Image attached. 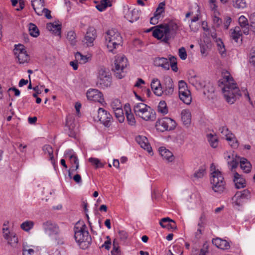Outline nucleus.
Here are the masks:
<instances>
[{"label": "nucleus", "mask_w": 255, "mask_h": 255, "mask_svg": "<svg viewBox=\"0 0 255 255\" xmlns=\"http://www.w3.org/2000/svg\"><path fill=\"white\" fill-rule=\"evenodd\" d=\"M74 237L76 242L83 249L87 248L90 243L91 239L87 230V226L83 223L78 222L74 227Z\"/></svg>", "instance_id": "nucleus-1"}, {"label": "nucleus", "mask_w": 255, "mask_h": 255, "mask_svg": "<svg viewBox=\"0 0 255 255\" xmlns=\"http://www.w3.org/2000/svg\"><path fill=\"white\" fill-rule=\"evenodd\" d=\"M250 21V25L253 28V30L255 32V12L251 14L249 17Z\"/></svg>", "instance_id": "nucleus-58"}, {"label": "nucleus", "mask_w": 255, "mask_h": 255, "mask_svg": "<svg viewBox=\"0 0 255 255\" xmlns=\"http://www.w3.org/2000/svg\"><path fill=\"white\" fill-rule=\"evenodd\" d=\"M32 6L35 13L38 15H41L44 10V2L43 0H32Z\"/></svg>", "instance_id": "nucleus-23"}, {"label": "nucleus", "mask_w": 255, "mask_h": 255, "mask_svg": "<svg viewBox=\"0 0 255 255\" xmlns=\"http://www.w3.org/2000/svg\"><path fill=\"white\" fill-rule=\"evenodd\" d=\"M165 3L164 2H160L154 12L153 17L158 20L161 17V14L164 12Z\"/></svg>", "instance_id": "nucleus-34"}, {"label": "nucleus", "mask_w": 255, "mask_h": 255, "mask_svg": "<svg viewBox=\"0 0 255 255\" xmlns=\"http://www.w3.org/2000/svg\"><path fill=\"white\" fill-rule=\"evenodd\" d=\"M207 137L210 145L212 147L216 148L218 146V140L215 134H213L212 133L208 134H207Z\"/></svg>", "instance_id": "nucleus-37"}, {"label": "nucleus", "mask_w": 255, "mask_h": 255, "mask_svg": "<svg viewBox=\"0 0 255 255\" xmlns=\"http://www.w3.org/2000/svg\"><path fill=\"white\" fill-rule=\"evenodd\" d=\"M212 243L218 248L222 250H228L230 248V245L226 240L217 238L213 239Z\"/></svg>", "instance_id": "nucleus-25"}, {"label": "nucleus", "mask_w": 255, "mask_h": 255, "mask_svg": "<svg viewBox=\"0 0 255 255\" xmlns=\"http://www.w3.org/2000/svg\"><path fill=\"white\" fill-rule=\"evenodd\" d=\"M133 111L136 116L145 121H154L155 119V114L153 110L143 103L135 104Z\"/></svg>", "instance_id": "nucleus-2"}, {"label": "nucleus", "mask_w": 255, "mask_h": 255, "mask_svg": "<svg viewBox=\"0 0 255 255\" xmlns=\"http://www.w3.org/2000/svg\"><path fill=\"white\" fill-rule=\"evenodd\" d=\"M239 23L240 26H249L248 19L244 15H241L239 18Z\"/></svg>", "instance_id": "nucleus-56"}, {"label": "nucleus", "mask_w": 255, "mask_h": 255, "mask_svg": "<svg viewBox=\"0 0 255 255\" xmlns=\"http://www.w3.org/2000/svg\"><path fill=\"white\" fill-rule=\"evenodd\" d=\"M232 22V18L229 16H227L225 18V22L224 23V27L225 29H228L231 23Z\"/></svg>", "instance_id": "nucleus-61"}, {"label": "nucleus", "mask_w": 255, "mask_h": 255, "mask_svg": "<svg viewBox=\"0 0 255 255\" xmlns=\"http://www.w3.org/2000/svg\"><path fill=\"white\" fill-rule=\"evenodd\" d=\"M2 232L3 238L7 241V243L12 247H15L18 243L16 234L10 232L8 228H3Z\"/></svg>", "instance_id": "nucleus-17"}, {"label": "nucleus", "mask_w": 255, "mask_h": 255, "mask_svg": "<svg viewBox=\"0 0 255 255\" xmlns=\"http://www.w3.org/2000/svg\"><path fill=\"white\" fill-rule=\"evenodd\" d=\"M43 150L45 154H47L49 156V160H50L51 163L54 164L55 162L53 154V150L52 147L49 145H45L43 147Z\"/></svg>", "instance_id": "nucleus-35"}, {"label": "nucleus", "mask_w": 255, "mask_h": 255, "mask_svg": "<svg viewBox=\"0 0 255 255\" xmlns=\"http://www.w3.org/2000/svg\"><path fill=\"white\" fill-rule=\"evenodd\" d=\"M111 77L105 68L101 67L98 71L97 85L101 88H105L110 86Z\"/></svg>", "instance_id": "nucleus-6"}, {"label": "nucleus", "mask_w": 255, "mask_h": 255, "mask_svg": "<svg viewBox=\"0 0 255 255\" xmlns=\"http://www.w3.org/2000/svg\"><path fill=\"white\" fill-rule=\"evenodd\" d=\"M42 227L45 233L50 238L59 233L60 231L58 225L51 221L44 222Z\"/></svg>", "instance_id": "nucleus-12"}, {"label": "nucleus", "mask_w": 255, "mask_h": 255, "mask_svg": "<svg viewBox=\"0 0 255 255\" xmlns=\"http://www.w3.org/2000/svg\"><path fill=\"white\" fill-rule=\"evenodd\" d=\"M126 115L127 117V119L129 125L131 126H134L135 125V120L134 117V116L132 114L130 113V111L129 112L127 110L126 112Z\"/></svg>", "instance_id": "nucleus-50"}, {"label": "nucleus", "mask_w": 255, "mask_h": 255, "mask_svg": "<svg viewBox=\"0 0 255 255\" xmlns=\"http://www.w3.org/2000/svg\"><path fill=\"white\" fill-rule=\"evenodd\" d=\"M47 28L51 31H52L55 34L60 36L61 35V25L59 24H54L48 23L47 25Z\"/></svg>", "instance_id": "nucleus-36"}, {"label": "nucleus", "mask_w": 255, "mask_h": 255, "mask_svg": "<svg viewBox=\"0 0 255 255\" xmlns=\"http://www.w3.org/2000/svg\"><path fill=\"white\" fill-rule=\"evenodd\" d=\"M227 140L228 141L229 144L233 148L236 149L238 147L239 143L234 134H230V136L228 137V138L227 139Z\"/></svg>", "instance_id": "nucleus-39"}, {"label": "nucleus", "mask_w": 255, "mask_h": 255, "mask_svg": "<svg viewBox=\"0 0 255 255\" xmlns=\"http://www.w3.org/2000/svg\"><path fill=\"white\" fill-rule=\"evenodd\" d=\"M242 32L240 27L236 26L234 28L230 29V36L232 39L235 40V42H237L238 39L242 36Z\"/></svg>", "instance_id": "nucleus-31"}, {"label": "nucleus", "mask_w": 255, "mask_h": 255, "mask_svg": "<svg viewBox=\"0 0 255 255\" xmlns=\"http://www.w3.org/2000/svg\"><path fill=\"white\" fill-rule=\"evenodd\" d=\"M154 64L157 66H161L165 69H169V59L157 57L154 60Z\"/></svg>", "instance_id": "nucleus-29"}, {"label": "nucleus", "mask_w": 255, "mask_h": 255, "mask_svg": "<svg viewBox=\"0 0 255 255\" xmlns=\"http://www.w3.org/2000/svg\"><path fill=\"white\" fill-rule=\"evenodd\" d=\"M250 193V191L248 190L237 192L233 198V205L238 207L242 206L248 199Z\"/></svg>", "instance_id": "nucleus-14"}, {"label": "nucleus", "mask_w": 255, "mask_h": 255, "mask_svg": "<svg viewBox=\"0 0 255 255\" xmlns=\"http://www.w3.org/2000/svg\"><path fill=\"white\" fill-rule=\"evenodd\" d=\"M153 31L152 35L158 39H161L163 41L167 42L171 39L170 35L165 24H160L155 27Z\"/></svg>", "instance_id": "nucleus-9"}, {"label": "nucleus", "mask_w": 255, "mask_h": 255, "mask_svg": "<svg viewBox=\"0 0 255 255\" xmlns=\"http://www.w3.org/2000/svg\"><path fill=\"white\" fill-rule=\"evenodd\" d=\"M111 106L113 111L122 108L120 101L118 99H113L111 103Z\"/></svg>", "instance_id": "nucleus-52"}, {"label": "nucleus", "mask_w": 255, "mask_h": 255, "mask_svg": "<svg viewBox=\"0 0 255 255\" xmlns=\"http://www.w3.org/2000/svg\"><path fill=\"white\" fill-rule=\"evenodd\" d=\"M112 5L110 0H101L100 3L96 5V8L100 11L104 10L108 6Z\"/></svg>", "instance_id": "nucleus-40"}, {"label": "nucleus", "mask_w": 255, "mask_h": 255, "mask_svg": "<svg viewBox=\"0 0 255 255\" xmlns=\"http://www.w3.org/2000/svg\"><path fill=\"white\" fill-rule=\"evenodd\" d=\"M158 150L160 155L163 159L166 160L168 162H172L174 160V157L173 153L168 149L164 147H160Z\"/></svg>", "instance_id": "nucleus-27"}, {"label": "nucleus", "mask_w": 255, "mask_h": 255, "mask_svg": "<svg viewBox=\"0 0 255 255\" xmlns=\"http://www.w3.org/2000/svg\"><path fill=\"white\" fill-rule=\"evenodd\" d=\"M96 30L93 27H89L85 35L83 42L88 46L94 45V41L97 37Z\"/></svg>", "instance_id": "nucleus-16"}, {"label": "nucleus", "mask_w": 255, "mask_h": 255, "mask_svg": "<svg viewBox=\"0 0 255 255\" xmlns=\"http://www.w3.org/2000/svg\"><path fill=\"white\" fill-rule=\"evenodd\" d=\"M176 122L169 118L165 117L158 120L156 122L157 129L161 131L170 130L176 127Z\"/></svg>", "instance_id": "nucleus-11"}, {"label": "nucleus", "mask_w": 255, "mask_h": 255, "mask_svg": "<svg viewBox=\"0 0 255 255\" xmlns=\"http://www.w3.org/2000/svg\"><path fill=\"white\" fill-rule=\"evenodd\" d=\"M197 78H198V77L195 75L193 76H191L189 79V82L193 85L196 86L198 84L197 83Z\"/></svg>", "instance_id": "nucleus-63"}, {"label": "nucleus", "mask_w": 255, "mask_h": 255, "mask_svg": "<svg viewBox=\"0 0 255 255\" xmlns=\"http://www.w3.org/2000/svg\"><path fill=\"white\" fill-rule=\"evenodd\" d=\"M115 71L116 72V77L119 79L124 77V75L121 73L123 72L125 68L128 65V60L124 55H117L115 57L114 62Z\"/></svg>", "instance_id": "nucleus-10"}, {"label": "nucleus", "mask_w": 255, "mask_h": 255, "mask_svg": "<svg viewBox=\"0 0 255 255\" xmlns=\"http://www.w3.org/2000/svg\"><path fill=\"white\" fill-rule=\"evenodd\" d=\"M178 87L180 99L184 103L189 105L192 101V97L186 83L184 81L181 80L179 82Z\"/></svg>", "instance_id": "nucleus-7"}, {"label": "nucleus", "mask_w": 255, "mask_h": 255, "mask_svg": "<svg viewBox=\"0 0 255 255\" xmlns=\"http://www.w3.org/2000/svg\"><path fill=\"white\" fill-rule=\"evenodd\" d=\"M89 161L93 165H95L96 168L102 167L103 166V164L100 162V160L96 158H90Z\"/></svg>", "instance_id": "nucleus-55"}, {"label": "nucleus", "mask_w": 255, "mask_h": 255, "mask_svg": "<svg viewBox=\"0 0 255 255\" xmlns=\"http://www.w3.org/2000/svg\"><path fill=\"white\" fill-rule=\"evenodd\" d=\"M124 16L130 22L136 21L139 17V11L136 9L130 10L127 6L124 7Z\"/></svg>", "instance_id": "nucleus-19"}, {"label": "nucleus", "mask_w": 255, "mask_h": 255, "mask_svg": "<svg viewBox=\"0 0 255 255\" xmlns=\"http://www.w3.org/2000/svg\"><path fill=\"white\" fill-rule=\"evenodd\" d=\"M222 91L226 101L230 104H233L240 96L239 89L236 84L232 85L230 87H223Z\"/></svg>", "instance_id": "nucleus-5"}, {"label": "nucleus", "mask_w": 255, "mask_h": 255, "mask_svg": "<svg viewBox=\"0 0 255 255\" xmlns=\"http://www.w3.org/2000/svg\"><path fill=\"white\" fill-rule=\"evenodd\" d=\"M76 60L80 64H85L88 62L89 57L83 55L81 53L77 52L75 55Z\"/></svg>", "instance_id": "nucleus-43"}, {"label": "nucleus", "mask_w": 255, "mask_h": 255, "mask_svg": "<svg viewBox=\"0 0 255 255\" xmlns=\"http://www.w3.org/2000/svg\"><path fill=\"white\" fill-rule=\"evenodd\" d=\"M211 183L215 192L221 194L226 189V182L222 173L215 170L211 173Z\"/></svg>", "instance_id": "nucleus-4"}, {"label": "nucleus", "mask_w": 255, "mask_h": 255, "mask_svg": "<svg viewBox=\"0 0 255 255\" xmlns=\"http://www.w3.org/2000/svg\"><path fill=\"white\" fill-rule=\"evenodd\" d=\"M174 88L172 79L169 76L165 77L162 84L160 96L171 97L173 94Z\"/></svg>", "instance_id": "nucleus-8"}, {"label": "nucleus", "mask_w": 255, "mask_h": 255, "mask_svg": "<svg viewBox=\"0 0 255 255\" xmlns=\"http://www.w3.org/2000/svg\"><path fill=\"white\" fill-rule=\"evenodd\" d=\"M98 117L101 123L105 127H110L112 117L109 113L104 109L100 108L98 110Z\"/></svg>", "instance_id": "nucleus-18"}, {"label": "nucleus", "mask_w": 255, "mask_h": 255, "mask_svg": "<svg viewBox=\"0 0 255 255\" xmlns=\"http://www.w3.org/2000/svg\"><path fill=\"white\" fill-rule=\"evenodd\" d=\"M206 173L205 169L204 167L199 168L194 174V177L197 179L202 178Z\"/></svg>", "instance_id": "nucleus-54"}, {"label": "nucleus", "mask_w": 255, "mask_h": 255, "mask_svg": "<svg viewBox=\"0 0 255 255\" xmlns=\"http://www.w3.org/2000/svg\"><path fill=\"white\" fill-rule=\"evenodd\" d=\"M181 120L183 124L188 126L191 121V114L189 110H184L181 112Z\"/></svg>", "instance_id": "nucleus-32"}, {"label": "nucleus", "mask_w": 255, "mask_h": 255, "mask_svg": "<svg viewBox=\"0 0 255 255\" xmlns=\"http://www.w3.org/2000/svg\"><path fill=\"white\" fill-rule=\"evenodd\" d=\"M66 157L69 158L71 163L72 164V170L75 171L79 168V161L77 157L72 153V150H68L65 154Z\"/></svg>", "instance_id": "nucleus-24"}, {"label": "nucleus", "mask_w": 255, "mask_h": 255, "mask_svg": "<svg viewBox=\"0 0 255 255\" xmlns=\"http://www.w3.org/2000/svg\"><path fill=\"white\" fill-rule=\"evenodd\" d=\"M51 239L54 241L58 245H63L65 244V239L64 237L60 234V232L52 237Z\"/></svg>", "instance_id": "nucleus-44"}, {"label": "nucleus", "mask_w": 255, "mask_h": 255, "mask_svg": "<svg viewBox=\"0 0 255 255\" xmlns=\"http://www.w3.org/2000/svg\"><path fill=\"white\" fill-rule=\"evenodd\" d=\"M34 250L31 249L28 250L23 249V255H31L34 254Z\"/></svg>", "instance_id": "nucleus-64"}, {"label": "nucleus", "mask_w": 255, "mask_h": 255, "mask_svg": "<svg viewBox=\"0 0 255 255\" xmlns=\"http://www.w3.org/2000/svg\"><path fill=\"white\" fill-rule=\"evenodd\" d=\"M240 166L245 173H249L251 171L252 165L250 162L245 158L240 159Z\"/></svg>", "instance_id": "nucleus-33"}, {"label": "nucleus", "mask_w": 255, "mask_h": 255, "mask_svg": "<svg viewBox=\"0 0 255 255\" xmlns=\"http://www.w3.org/2000/svg\"><path fill=\"white\" fill-rule=\"evenodd\" d=\"M165 25L168 29L169 35H170L171 38H174L177 32L182 29V24L180 22H177L173 20L166 23Z\"/></svg>", "instance_id": "nucleus-20"}, {"label": "nucleus", "mask_w": 255, "mask_h": 255, "mask_svg": "<svg viewBox=\"0 0 255 255\" xmlns=\"http://www.w3.org/2000/svg\"><path fill=\"white\" fill-rule=\"evenodd\" d=\"M234 181L237 188L240 189L246 186L245 179L237 172L234 174Z\"/></svg>", "instance_id": "nucleus-30"}, {"label": "nucleus", "mask_w": 255, "mask_h": 255, "mask_svg": "<svg viewBox=\"0 0 255 255\" xmlns=\"http://www.w3.org/2000/svg\"><path fill=\"white\" fill-rule=\"evenodd\" d=\"M107 48L109 51L113 52L117 45H120L122 41L120 33L116 29L108 30L105 36Z\"/></svg>", "instance_id": "nucleus-3"}, {"label": "nucleus", "mask_w": 255, "mask_h": 255, "mask_svg": "<svg viewBox=\"0 0 255 255\" xmlns=\"http://www.w3.org/2000/svg\"><path fill=\"white\" fill-rule=\"evenodd\" d=\"M86 95L89 100L99 102L102 105L106 104L103 94L98 90L91 89L87 92Z\"/></svg>", "instance_id": "nucleus-15"}, {"label": "nucleus", "mask_w": 255, "mask_h": 255, "mask_svg": "<svg viewBox=\"0 0 255 255\" xmlns=\"http://www.w3.org/2000/svg\"><path fill=\"white\" fill-rule=\"evenodd\" d=\"M179 56L182 60H185L187 58V53L184 47H181L179 49Z\"/></svg>", "instance_id": "nucleus-57"}, {"label": "nucleus", "mask_w": 255, "mask_h": 255, "mask_svg": "<svg viewBox=\"0 0 255 255\" xmlns=\"http://www.w3.org/2000/svg\"><path fill=\"white\" fill-rule=\"evenodd\" d=\"M233 6L238 9H243L247 6L245 0H233Z\"/></svg>", "instance_id": "nucleus-46"}, {"label": "nucleus", "mask_w": 255, "mask_h": 255, "mask_svg": "<svg viewBox=\"0 0 255 255\" xmlns=\"http://www.w3.org/2000/svg\"><path fill=\"white\" fill-rule=\"evenodd\" d=\"M213 20L214 24L217 26H219L222 23V19L217 15L216 13H215L213 16Z\"/></svg>", "instance_id": "nucleus-59"}, {"label": "nucleus", "mask_w": 255, "mask_h": 255, "mask_svg": "<svg viewBox=\"0 0 255 255\" xmlns=\"http://www.w3.org/2000/svg\"><path fill=\"white\" fill-rule=\"evenodd\" d=\"M135 140L141 148L146 150L148 153L151 152L152 148L148 141L147 138L145 136L138 135L136 137Z\"/></svg>", "instance_id": "nucleus-22"}, {"label": "nucleus", "mask_w": 255, "mask_h": 255, "mask_svg": "<svg viewBox=\"0 0 255 255\" xmlns=\"http://www.w3.org/2000/svg\"><path fill=\"white\" fill-rule=\"evenodd\" d=\"M115 115L118 120L120 122L122 123L124 121L125 117L124 116V112L122 108L116 110L114 111Z\"/></svg>", "instance_id": "nucleus-49"}, {"label": "nucleus", "mask_w": 255, "mask_h": 255, "mask_svg": "<svg viewBox=\"0 0 255 255\" xmlns=\"http://www.w3.org/2000/svg\"><path fill=\"white\" fill-rule=\"evenodd\" d=\"M157 111L163 115H166L168 113V110L166 102L164 101H161L157 107Z\"/></svg>", "instance_id": "nucleus-42"}, {"label": "nucleus", "mask_w": 255, "mask_h": 255, "mask_svg": "<svg viewBox=\"0 0 255 255\" xmlns=\"http://www.w3.org/2000/svg\"><path fill=\"white\" fill-rule=\"evenodd\" d=\"M151 88L155 95L160 96L162 84L160 81L156 78L153 79L150 84Z\"/></svg>", "instance_id": "nucleus-28"}, {"label": "nucleus", "mask_w": 255, "mask_h": 255, "mask_svg": "<svg viewBox=\"0 0 255 255\" xmlns=\"http://www.w3.org/2000/svg\"><path fill=\"white\" fill-rule=\"evenodd\" d=\"M67 39L72 45H74L76 43V33L73 31H70L67 35Z\"/></svg>", "instance_id": "nucleus-48"}, {"label": "nucleus", "mask_w": 255, "mask_h": 255, "mask_svg": "<svg viewBox=\"0 0 255 255\" xmlns=\"http://www.w3.org/2000/svg\"><path fill=\"white\" fill-rule=\"evenodd\" d=\"M208 250V245L207 244H204L203 248L200 250L199 255H206Z\"/></svg>", "instance_id": "nucleus-62"}, {"label": "nucleus", "mask_w": 255, "mask_h": 255, "mask_svg": "<svg viewBox=\"0 0 255 255\" xmlns=\"http://www.w3.org/2000/svg\"><path fill=\"white\" fill-rule=\"evenodd\" d=\"M240 158L239 156L235 155V157L232 156V160L228 161V163L231 168V170L233 171L234 169L237 167L239 162H240Z\"/></svg>", "instance_id": "nucleus-41"}, {"label": "nucleus", "mask_w": 255, "mask_h": 255, "mask_svg": "<svg viewBox=\"0 0 255 255\" xmlns=\"http://www.w3.org/2000/svg\"><path fill=\"white\" fill-rule=\"evenodd\" d=\"M217 42L219 52L222 57H225L226 56L227 53L223 41L221 39H219L218 41H217Z\"/></svg>", "instance_id": "nucleus-47"}, {"label": "nucleus", "mask_w": 255, "mask_h": 255, "mask_svg": "<svg viewBox=\"0 0 255 255\" xmlns=\"http://www.w3.org/2000/svg\"><path fill=\"white\" fill-rule=\"evenodd\" d=\"M210 7L211 9L216 13L217 11V5L216 4V0H209Z\"/></svg>", "instance_id": "nucleus-60"}, {"label": "nucleus", "mask_w": 255, "mask_h": 255, "mask_svg": "<svg viewBox=\"0 0 255 255\" xmlns=\"http://www.w3.org/2000/svg\"><path fill=\"white\" fill-rule=\"evenodd\" d=\"M223 78L219 81V85L224 87L231 86L232 85L236 84L234 83L233 78L231 76L230 73L227 71L222 72Z\"/></svg>", "instance_id": "nucleus-21"}, {"label": "nucleus", "mask_w": 255, "mask_h": 255, "mask_svg": "<svg viewBox=\"0 0 255 255\" xmlns=\"http://www.w3.org/2000/svg\"><path fill=\"white\" fill-rule=\"evenodd\" d=\"M14 55L20 64L27 63L29 60V56L25 49L24 46L22 44L15 45L13 50Z\"/></svg>", "instance_id": "nucleus-13"}, {"label": "nucleus", "mask_w": 255, "mask_h": 255, "mask_svg": "<svg viewBox=\"0 0 255 255\" xmlns=\"http://www.w3.org/2000/svg\"><path fill=\"white\" fill-rule=\"evenodd\" d=\"M171 66L172 70L174 72L178 71L177 66V58L174 56L169 58V67Z\"/></svg>", "instance_id": "nucleus-51"}, {"label": "nucleus", "mask_w": 255, "mask_h": 255, "mask_svg": "<svg viewBox=\"0 0 255 255\" xmlns=\"http://www.w3.org/2000/svg\"><path fill=\"white\" fill-rule=\"evenodd\" d=\"M160 225L162 228H167L172 230H175L177 228L175 222L168 217L162 218L160 222Z\"/></svg>", "instance_id": "nucleus-26"}, {"label": "nucleus", "mask_w": 255, "mask_h": 255, "mask_svg": "<svg viewBox=\"0 0 255 255\" xmlns=\"http://www.w3.org/2000/svg\"><path fill=\"white\" fill-rule=\"evenodd\" d=\"M34 226V222L32 221H26L23 222L21 225L20 228L25 231H29Z\"/></svg>", "instance_id": "nucleus-45"}, {"label": "nucleus", "mask_w": 255, "mask_h": 255, "mask_svg": "<svg viewBox=\"0 0 255 255\" xmlns=\"http://www.w3.org/2000/svg\"><path fill=\"white\" fill-rule=\"evenodd\" d=\"M28 30L29 34L34 37H37L39 34L37 27L32 23H30L28 24Z\"/></svg>", "instance_id": "nucleus-38"}, {"label": "nucleus", "mask_w": 255, "mask_h": 255, "mask_svg": "<svg viewBox=\"0 0 255 255\" xmlns=\"http://www.w3.org/2000/svg\"><path fill=\"white\" fill-rule=\"evenodd\" d=\"M219 131L222 133V134L225 137L226 140L228 138L229 136H230V134H233L226 127H222L220 128Z\"/></svg>", "instance_id": "nucleus-53"}]
</instances>
